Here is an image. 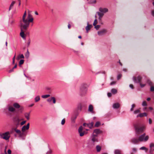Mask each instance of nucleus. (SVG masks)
I'll list each match as a JSON object with an SVG mask.
<instances>
[{"mask_svg":"<svg viewBox=\"0 0 154 154\" xmlns=\"http://www.w3.org/2000/svg\"><path fill=\"white\" fill-rule=\"evenodd\" d=\"M33 18L32 15L29 13L27 18L26 19H22L20 22V24L21 29H23L24 31L26 30L29 27L30 22H32Z\"/></svg>","mask_w":154,"mask_h":154,"instance_id":"1","label":"nucleus"},{"mask_svg":"<svg viewBox=\"0 0 154 154\" xmlns=\"http://www.w3.org/2000/svg\"><path fill=\"white\" fill-rule=\"evenodd\" d=\"M97 135H94L93 134L91 136L88 146H94L95 143L98 142V138L97 137Z\"/></svg>","mask_w":154,"mask_h":154,"instance_id":"2","label":"nucleus"},{"mask_svg":"<svg viewBox=\"0 0 154 154\" xmlns=\"http://www.w3.org/2000/svg\"><path fill=\"white\" fill-rule=\"evenodd\" d=\"M10 137V134L9 131H7L4 133H0V138L6 140L9 139Z\"/></svg>","mask_w":154,"mask_h":154,"instance_id":"3","label":"nucleus"},{"mask_svg":"<svg viewBox=\"0 0 154 154\" xmlns=\"http://www.w3.org/2000/svg\"><path fill=\"white\" fill-rule=\"evenodd\" d=\"M134 128L137 133L138 134L142 132L145 129V127L144 126L138 127L137 126L135 125Z\"/></svg>","mask_w":154,"mask_h":154,"instance_id":"4","label":"nucleus"},{"mask_svg":"<svg viewBox=\"0 0 154 154\" xmlns=\"http://www.w3.org/2000/svg\"><path fill=\"white\" fill-rule=\"evenodd\" d=\"M149 139L148 136H145V134L144 133L143 134L140 135L139 137V140L140 141H146Z\"/></svg>","mask_w":154,"mask_h":154,"instance_id":"5","label":"nucleus"},{"mask_svg":"<svg viewBox=\"0 0 154 154\" xmlns=\"http://www.w3.org/2000/svg\"><path fill=\"white\" fill-rule=\"evenodd\" d=\"M13 106H14V108L15 109H19H19V110L21 112H22V111L23 109V107H21L20 105L17 103H14L13 104Z\"/></svg>","mask_w":154,"mask_h":154,"instance_id":"6","label":"nucleus"},{"mask_svg":"<svg viewBox=\"0 0 154 154\" xmlns=\"http://www.w3.org/2000/svg\"><path fill=\"white\" fill-rule=\"evenodd\" d=\"M133 79L134 82L139 83L140 84V83H141L142 77L140 76H138L136 79L135 77H134L133 78Z\"/></svg>","mask_w":154,"mask_h":154,"instance_id":"7","label":"nucleus"},{"mask_svg":"<svg viewBox=\"0 0 154 154\" xmlns=\"http://www.w3.org/2000/svg\"><path fill=\"white\" fill-rule=\"evenodd\" d=\"M83 129V128L82 126H80L78 129V132L81 137H82L84 135L85 131H82Z\"/></svg>","mask_w":154,"mask_h":154,"instance_id":"8","label":"nucleus"},{"mask_svg":"<svg viewBox=\"0 0 154 154\" xmlns=\"http://www.w3.org/2000/svg\"><path fill=\"white\" fill-rule=\"evenodd\" d=\"M8 109L9 112H13L15 111V109L12 105H8Z\"/></svg>","mask_w":154,"mask_h":154,"instance_id":"9","label":"nucleus"},{"mask_svg":"<svg viewBox=\"0 0 154 154\" xmlns=\"http://www.w3.org/2000/svg\"><path fill=\"white\" fill-rule=\"evenodd\" d=\"M99 11L100 12L104 14L108 11V9L106 8H99Z\"/></svg>","mask_w":154,"mask_h":154,"instance_id":"10","label":"nucleus"},{"mask_svg":"<svg viewBox=\"0 0 154 154\" xmlns=\"http://www.w3.org/2000/svg\"><path fill=\"white\" fill-rule=\"evenodd\" d=\"M87 89L86 88L81 87L80 89V92L82 95L85 94L87 92Z\"/></svg>","mask_w":154,"mask_h":154,"instance_id":"11","label":"nucleus"},{"mask_svg":"<svg viewBox=\"0 0 154 154\" xmlns=\"http://www.w3.org/2000/svg\"><path fill=\"white\" fill-rule=\"evenodd\" d=\"M107 32L106 29H103L100 31H98L97 32L98 35L99 36H101L103 35Z\"/></svg>","mask_w":154,"mask_h":154,"instance_id":"12","label":"nucleus"},{"mask_svg":"<svg viewBox=\"0 0 154 154\" xmlns=\"http://www.w3.org/2000/svg\"><path fill=\"white\" fill-rule=\"evenodd\" d=\"M29 123H28L26 125L23 126L21 130L23 132L25 131L26 130L29 129Z\"/></svg>","mask_w":154,"mask_h":154,"instance_id":"13","label":"nucleus"},{"mask_svg":"<svg viewBox=\"0 0 154 154\" xmlns=\"http://www.w3.org/2000/svg\"><path fill=\"white\" fill-rule=\"evenodd\" d=\"M47 101L49 103H51L52 101L53 103L54 104L56 102V99L54 97H52L51 98H48L47 99Z\"/></svg>","mask_w":154,"mask_h":154,"instance_id":"14","label":"nucleus"},{"mask_svg":"<svg viewBox=\"0 0 154 154\" xmlns=\"http://www.w3.org/2000/svg\"><path fill=\"white\" fill-rule=\"evenodd\" d=\"M15 131L19 134V137H21L23 136V134L21 132L20 130L17 129L16 128L14 129Z\"/></svg>","mask_w":154,"mask_h":154,"instance_id":"15","label":"nucleus"},{"mask_svg":"<svg viewBox=\"0 0 154 154\" xmlns=\"http://www.w3.org/2000/svg\"><path fill=\"white\" fill-rule=\"evenodd\" d=\"M150 152H152L154 151V143H151L149 145Z\"/></svg>","mask_w":154,"mask_h":154,"instance_id":"16","label":"nucleus"},{"mask_svg":"<svg viewBox=\"0 0 154 154\" xmlns=\"http://www.w3.org/2000/svg\"><path fill=\"white\" fill-rule=\"evenodd\" d=\"M88 111L92 113H94L93 111V107L92 105H90L89 106Z\"/></svg>","mask_w":154,"mask_h":154,"instance_id":"17","label":"nucleus"},{"mask_svg":"<svg viewBox=\"0 0 154 154\" xmlns=\"http://www.w3.org/2000/svg\"><path fill=\"white\" fill-rule=\"evenodd\" d=\"M112 107L114 109H118L120 107V104L118 103H114L112 105Z\"/></svg>","mask_w":154,"mask_h":154,"instance_id":"18","label":"nucleus"},{"mask_svg":"<svg viewBox=\"0 0 154 154\" xmlns=\"http://www.w3.org/2000/svg\"><path fill=\"white\" fill-rule=\"evenodd\" d=\"M92 26L91 25L89 24L88 23H87V26L86 27L85 29L87 33L88 32L89 30L92 27Z\"/></svg>","mask_w":154,"mask_h":154,"instance_id":"19","label":"nucleus"},{"mask_svg":"<svg viewBox=\"0 0 154 154\" xmlns=\"http://www.w3.org/2000/svg\"><path fill=\"white\" fill-rule=\"evenodd\" d=\"M147 116V114L146 113V112H144L143 113H141L139 114L137 116V117H142L144 116Z\"/></svg>","mask_w":154,"mask_h":154,"instance_id":"20","label":"nucleus"},{"mask_svg":"<svg viewBox=\"0 0 154 154\" xmlns=\"http://www.w3.org/2000/svg\"><path fill=\"white\" fill-rule=\"evenodd\" d=\"M24 30L23 29H21V32L20 33V35L24 39H25V34L23 31Z\"/></svg>","mask_w":154,"mask_h":154,"instance_id":"21","label":"nucleus"},{"mask_svg":"<svg viewBox=\"0 0 154 154\" xmlns=\"http://www.w3.org/2000/svg\"><path fill=\"white\" fill-rule=\"evenodd\" d=\"M102 132V131H101L100 129H96L94 130V133H95L97 135L100 133H101Z\"/></svg>","mask_w":154,"mask_h":154,"instance_id":"22","label":"nucleus"},{"mask_svg":"<svg viewBox=\"0 0 154 154\" xmlns=\"http://www.w3.org/2000/svg\"><path fill=\"white\" fill-rule=\"evenodd\" d=\"M97 13L99 16V19L100 20H101L102 17L104 15V14L99 12H97Z\"/></svg>","mask_w":154,"mask_h":154,"instance_id":"23","label":"nucleus"},{"mask_svg":"<svg viewBox=\"0 0 154 154\" xmlns=\"http://www.w3.org/2000/svg\"><path fill=\"white\" fill-rule=\"evenodd\" d=\"M139 141V139L134 138L132 139V142L135 144L138 143Z\"/></svg>","mask_w":154,"mask_h":154,"instance_id":"24","label":"nucleus"},{"mask_svg":"<svg viewBox=\"0 0 154 154\" xmlns=\"http://www.w3.org/2000/svg\"><path fill=\"white\" fill-rule=\"evenodd\" d=\"M15 3V2L14 1H13L12 2L11 4L10 5L9 9V11H10L13 7Z\"/></svg>","mask_w":154,"mask_h":154,"instance_id":"25","label":"nucleus"},{"mask_svg":"<svg viewBox=\"0 0 154 154\" xmlns=\"http://www.w3.org/2000/svg\"><path fill=\"white\" fill-rule=\"evenodd\" d=\"M30 113H26L25 114V117L27 120L29 119Z\"/></svg>","mask_w":154,"mask_h":154,"instance_id":"26","label":"nucleus"},{"mask_svg":"<svg viewBox=\"0 0 154 154\" xmlns=\"http://www.w3.org/2000/svg\"><path fill=\"white\" fill-rule=\"evenodd\" d=\"M111 91L112 94H116L117 92V89L114 88L112 89Z\"/></svg>","mask_w":154,"mask_h":154,"instance_id":"27","label":"nucleus"},{"mask_svg":"<svg viewBox=\"0 0 154 154\" xmlns=\"http://www.w3.org/2000/svg\"><path fill=\"white\" fill-rule=\"evenodd\" d=\"M97 151V152H100L101 149V147L99 145H97L96 146Z\"/></svg>","mask_w":154,"mask_h":154,"instance_id":"28","label":"nucleus"},{"mask_svg":"<svg viewBox=\"0 0 154 154\" xmlns=\"http://www.w3.org/2000/svg\"><path fill=\"white\" fill-rule=\"evenodd\" d=\"M40 100V97L39 96H36L35 98V101L37 102L38 101Z\"/></svg>","mask_w":154,"mask_h":154,"instance_id":"29","label":"nucleus"},{"mask_svg":"<svg viewBox=\"0 0 154 154\" xmlns=\"http://www.w3.org/2000/svg\"><path fill=\"white\" fill-rule=\"evenodd\" d=\"M82 108V105L80 103H79L78 104L77 106V109L78 110H81Z\"/></svg>","mask_w":154,"mask_h":154,"instance_id":"30","label":"nucleus"},{"mask_svg":"<svg viewBox=\"0 0 154 154\" xmlns=\"http://www.w3.org/2000/svg\"><path fill=\"white\" fill-rule=\"evenodd\" d=\"M100 124H101L100 122H97L94 125V126L96 127H98L100 125Z\"/></svg>","mask_w":154,"mask_h":154,"instance_id":"31","label":"nucleus"},{"mask_svg":"<svg viewBox=\"0 0 154 154\" xmlns=\"http://www.w3.org/2000/svg\"><path fill=\"white\" fill-rule=\"evenodd\" d=\"M50 96L49 94H46L44 95H42V97L43 98H46Z\"/></svg>","mask_w":154,"mask_h":154,"instance_id":"32","label":"nucleus"},{"mask_svg":"<svg viewBox=\"0 0 154 154\" xmlns=\"http://www.w3.org/2000/svg\"><path fill=\"white\" fill-rule=\"evenodd\" d=\"M77 116H75V117H72L71 118L72 122V123H74L75 122V120Z\"/></svg>","mask_w":154,"mask_h":154,"instance_id":"33","label":"nucleus"},{"mask_svg":"<svg viewBox=\"0 0 154 154\" xmlns=\"http://www.w3.org/2000/svg\"><path fill=\"white\" fill-rule=\"evenodd\" d=\"M8 154H11V150L9 149L8 150ZM5 154H7V152H6V149H5Z\"/></svg>","mask_w":154,"mask_h":154,"instance_id":"34","label":"nucleus"},{"mask_svg":"<svg viewBox=\"0 0 154 154\" xmlns=\"http://www.w3.org/2000/svg\"><path fill=\"white\" fill-rule=\"evenodd\" d=\"M24 56L23 54H21L19 55L17 58L18 60L20 59V58H24Z\"/></svg>","mask_w":154,"mask_h":154,"instance_id":"35","label":"nucleus"},{"mask_svg":"<svg viewBox=\"0 0 154 154\" xmlns=\"http://www.w3.org/2000/svg\"><path fill=\"white\" fill-rule=\"evenodd\" d=\"M140 112V110L139 109H136L134 111L133 113L134 114H137Z\"/></svg>","mask_w":154,"mask_h":154,"instance_id":"36","label":"nucleus"},{"mask_svg":"<svg viewBox=\"0 0 154 154\" xmlns=\"http://www.w3.org/2000/svg\"><path fill=\"white\" fill-rule=\"evenodd\" d=\"M115 154H121L120 151L119 150H116L114 152Z\"/></svg>","mask_w":154,"mask_h":154,"instance_id":"37","label":"nucleus"},{"mask_svg":"<svg viewBox=\"0 0 154 154\" xmlns=\"http://www.w3.org/2000/svg\"><path fill=\"white\" fill-rule=\"evenodd\" d=\"M140 150H145L146 151H147L148 150V149L147 148H146V147H145L144 146H142L140 147Z\"/></svg>","mask_w":154,"mask_h":154,"instance_id":"38","label":"nucleus"},{"mask_svg":"<svg viewBox=\"0 0 154 154\" xmlns=\"http://www.w3.org/2000/svg\"><path fill=\"white\" fill-rule=\"evenodd\" d=\"M135 107V105L134 104H132L131 105V108L130 109V111H133L134 108Z\"/></svg>","mask_w":154,"mask_h":154,"instance_id":"39","label":"nucleus"},{"mask_svg":"<svg viewBox=\"0 0 154 154\" xmlns=\"http://www.w3.org/2000/svg\"><path fill=\"white\" fill-rule=\"evenodd\" d=\"M24 62V61L22 59V60H21L20 61L19 63V65L20 66Z\"/></svg>","mask_w":154,"mask_h":154,"instance_id":"40","label":"nucleus"},{"mask_svg":"<svg viewBox=\"0 0 154 154\" xmlns=\"http://www.w3.org/2000/svg\"><path fill=\"white\" fill-rule=\"evenodd\" d=\"M52 150L51 149H49V150L47 152L46 154H51L52 153Z\"/></svg>","mask_w":154,"mask_h":154,"instance_id":"41","label":"nucleus"},{"mask_svg":"<svg viewBox=\"0 0 154 154\" xmlns=\"http://www.w3.org/2000/svg\"><path fill=\"white\" fill-rule=\"evenodd\" d=\"M65 122V120L64 119H63L61 122V124L62 125H63L64 124Z\"/></svg>","mask_w":154,"mask_h":154,"instance_id":"42","label":"nucleus"},{"mask_svg":"<svg viewBox=\"0 0 154 154\" xmlns=\"http://www.w3.org/2000/svg\"><path fill=\"white\" fill-rule=\"evenodd\" d=\"M142 105L143 106H147V104L145 101H144L142 103Z\"/></svg>","mask_w":154,"mask_h":154,"instance_id":"43","label":"nucleus"},{"mask_svg":"<svg viewBox=\"0 0 154 154\" xmlns=\"http://www.w3.org/2000/svg\"><path fill=\"white\" fill-rule=\"evenodd\" d=\"M95 26V28L97 29L98 30L100 28V26L99 25H97L96 26Z\"/></svg>","mask_w":154,"mask_h":154,"instance_id":"44","label":"nucleus"},{"mask_svg":"<svg viewBox=\"0 0 154 154\" xmlns=\"http://www.w3.org/2000/svg\"><path fill=\"white\" fill-rule=\"evenodd\" d=\"M26 13H24L23 15V16L22 19H27V18H26Z\"/></svg>","mask_w":154,"mask_h":154,"instance_id":"45","label":"nucleus"},{"mask_svg":"<svg viewBox=\"0 0 154 154\" xmlns=\"http://www.w3.org/2000/svg\"><path fill=\"white\" fill-rule=\"evenodd\" d=\"M97 23V20L96 19L95 20L94 22L93 23V25L95 26L96 25V24Z\"/></svg>","mask_w":154,"mask_h":154,"instance_id":"46","label":"nucleus"},{"mask_svg":"<svg viewBox=\"0 0 154 154\" xmlns=\"http://www.w3.org/2000/svg\"><path fill=\"white\" fill-rule=\"evenodd\" d=\"M139 84H140L141 88H143V87H144L146 85V84H142V83H140Z\"/></svg>","mask_w":154,"mask_h":154,"instance_id":"47","label":"nucleus"},{"mask_svg":"<svg viewBox=\"0 0 154 154\" xmlns=\"http://www.w3.org/2000/svg\"><path fill=\"white\" fill-rule=\"evenodd\" d=\"M29 53L28 51V50L27 51V52L26 53V56L27 57H29Z\"/></svg>","mask_w":154,"mask_h":154,"instance_id":"48","label":"nucleus"},{"mask_svg":"<svg viewBox=\"0 0 154 154\" xmlns=\"http://www.w3.org/2000/svg\"><path fill=\"white\" fill-rule=\"evenodd\" d=\"M26 121H24L20 123V125H23L24 124H25L26 123Z\"/></svg>","mask_w":154,"mask_h":154,"instance_id":"49","label":"nucleus"},{"mask_svg":"<svg viewBox=\"0 0 154 154\" xmlns=\"http://www.w3.org/2000/svg\"><path fill=\"white\" fill-rule=\"evenodd\" d=\"M96 2V0H92L91 1V4L95 3Z\"/></svg>","mask_w":154,"mask_h":154,"instance_id":"50","label":"nucleus"},{"mask_svg":"<svg viewBox=\"0 0 154 154\" xmlns=\"http://www.w3.org/2000/svg\"><path fill=\"white\" fill-rule=\"evenodd\" d=\"M90 125L91 124L90 123L87 124V126L89 128H91L92 127V126H91Z\"/></svg>","mask_w":154,"mask_h":154,"instance_id":"51","label":"nucleus"},{"mask_svg":"<svg viewBox=\"0 0 154 154\" xmlns=\"http://www.w3.org/2000/svg\"><path fill=\"white\" fill-rule=\"evenodd\" d=\"M137 151V149L135 148H133L132 149V152H135Z\"/></svg>","mask_w":154,"mask_h":154,"instance_id":"52","label":"nucleus"},{"mask_svg":"<svg viewBox=\"0 0 154 154\" xmlns=\"http://www.w3.org/2000/svg\"><path fill=\"white\" fill-rule=\"evenodd\" d=\"M122 77V75L121 74H119L118 75L117 79H119Z\"/></svg>","mask_w":154,"mask_h":154,"instance_id":"53","label":"nucleus"},{"mask_svg":"<svg viewBox=\"0 0 154 154\" xmlns=\"http://www.w3.org/2000/svg\"><path fill=\"white\" fill-rule=\"evenodd\" d=\"M116 82H112L111 83H110V85H115L116 84Z\"/></svg>","mask_w":154,"mask_h":154,"instance_id":"54","label":"nucleus"},{"mask_svg":"<svg viewBox=\"0 0 154 154\" xmlns=\"http://www.w3.org/2000/svg\"><path fill=\"white\" fill-rule=\"evenodd\" d=\"M150 91H154V87H151L150 88Z\"/></svg>","mask_w":154,"mask_h":154,"instance_id":"55","label":"nucleus"},{"mask_svg":"<svg viewBox=\"0 0 154 154\" xmlns=\"http://www.w3.org/2000/svg\"><path fill=\"white\" fill-rule=\"evenodd\" d=\"M107 95L108 97H110L112 96V94L111 93H107Z\"/></svg>","mask_w":154,"mask_h":154,"instance_id":"56","label":"nucleus"},{"mask_svg":"<svg viewBox=\"0 0 154 154\" xmlns=\"http://www.w3.org/2000/svg\"><path fill=\"white\" fill-rule=\"evenodd\" d=\"M149 85H151L152 84V82L149 81V80H148L147 81Z\"/></svg>","mask_w":154,"mask_h":154,"instance_id":"57","label":"nucleus"},{"mask_svg":"<svg viewBox=\"0 0 154 154\" xmlns=\"http://www.w3.org/2000/svg\"><path fill=\"white\" fill-rule=\"evenodd\" d=\"M129 87L131 89H133V86L132 84H130L129 85Z\"/></svg>","mask_w":154,"mask_h":154,"instance_id":"58","label":"nucleus"},{"mask_svg":"<svg viewBox=\"0 0 154 154\" xmlns=\"http://www.w3.org/2000/svg\"><path fill=\"white\" fill-rule=\"evenodd\" d=\"M23 119H19L18 118L17 119V121L18 122H19L20 121L23 120Z\"/></svg>","mask_w":154,"mask_h":154,"instance_id":"59","label":"nucleus"},{"mask_svg":"<svg viewBox=\"0 0 154 154\" xmlns=\"http://www.w3.org/2000/svg\"><path fill=\"white\" fill-rule=\"evenodd\" d=\"M149 124H151V123H152V120H151V119H149Z\"/></svg>","mask_w":154,"mask_h":154,"instance_id":"60","label":"nucleus"},{"mask_svg":"<svg viewBox=\"0 0 154 154\" xmlns=\"http://www.w3.org/2000/svg\"><path fill=\"white\" fill-rule=\"evenodd\" d=\"M90 123L91 124L90 126L93 127L94 125V123L93 122H92L91 123Z\"/></svg>","mask_w":154,"mask_h":154,"instance_id":"61","label":"nucleus"},{"mask_svg":"<svg viewBox=\"0 0 154 154\" xmlns=\"http://www.w3.org/2000/svg\"><path fill=\"white\" fill-rule=\"evenodd\" d=\"M68 27L69 29H70L71 28V25L69 23L68 24Z\"/></svg>","mask_w":154,"mask_h":154,"instance_id":"62","label":"nucleus"},{"mask_svg":"<svg viewBox=\"0 0 154 154\" xmlns=\"http://www.w3.org/2000/svg\"><path fill=\"white\" fill-rule=\"evenodd\" d=\"M13 70H14V68H13L11 69L9 71V72H10V73L11 72H13Z\"/></svg>","mask_w":154,"mask_h":154,"instance_id":"63","label":"nucleus"},{"mask_svg":"<svg viewBox=\"0 0 154 154\" xmlns=\"http://www.w3.org/2000/svg\"><path fill=\"white\" fill-rule=\"evenodd\" d=\"M152 16H154V11H152Z\"/></svg>","mask_w":154,"mask_h":154,"instance_id":"64","label":"nucleus"}]
</instances>
